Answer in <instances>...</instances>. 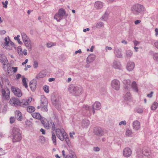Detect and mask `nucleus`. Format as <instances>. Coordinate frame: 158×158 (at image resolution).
<instances>
[{
    "instance_id": "obj_1",
    "label": "nucleus",
    "mask_w": 158,
    "mask_h": 158,
    "mask_svg": "<svg viewBox=\"0 0 158 158\" xmlns=\"http://www.w3.org/2000/svg\"><path fill=\"white\" fill-rule=\"evenodd\" d=\"M11 134L12 137V141L13 143L19 142L22 139L20 130L17 127H14L12 128Z\"/></svg>"
},
{
    "instance_id": "obj_2",
    "label": "nucleus",
    "mask_w": 158,
    "mask_h": 158,
    "mask_svg": "<svg viewBox=\"0 0 158 158\" xmlns=\"http://www.w3.org/2000/svg\"><path fill=\"white\" fill-rule=\"evenodd\" d=\"M68 90L75 96H78L82 92V89L81 87H78L73 85H70L68 88Z\"/></svg>"
},
{
    "instance_id": "obj_3",
    "label": "nucleus",
    "mask_w": 158,
    "mask_h": 158,
    "mask_svg": "<svg viewBox=\"0 0 158 158\" xmlns=\"http://www.w3.org/2000/svg\"><path fill=\"white\" fill-rule=\"evenodd\" d=\"M144 10V7L140 4L135 5L131 7L132 12L133 14L136 15L143 13Z\"/></svg>"
},
{
    "instance_id": "obj_4",
    "label": "nucleus",
    "mask_w": 158,
    "mask_h": 158,
    "mask_svg": "<svg viewBox=\"0 0 158 158\" xmlns=\"http://www.w3.org/2000/svg\"><path fill=\"white\" fill-rule=\"evenodd\" d=\"M56 133L57 137L61 141L64 140V137L66 136L67 133L63 129H57Z\"/></svg>"
},
{
    "instance_id": "obj_5",
    "label": "nucleus",
    "mask_w": 158,
    "mask_h": 158,
    "mask_svg": "<svg viewBox=\"0 0 158 158\" xmlns=\"http://www.w3.org/2000/svg\"><path fill=\"white\" fill-rule=\"evenodd\" d=\"M48 102L47 99L44 96H41L40 107L42 110L47 112L48 111L47 106Z\"/></svg>"
},
{
    "instance_id": "obj_6",
    "label": "nucleus",
    "mask_w": 158,
    "mask_h": 158,
    "mask_svg": "<svg viewBox=\"0 0 158 158\" xmlns=\"http://www.w3.org/2000/svg\"><path fill=\"white\" fill-rule=\"evenodd\" d=\"M150 154L151 152L149 149H144L142 152L138 151L137 152V158H143V155L148 156Z\"/></svg>"
},
{
    "instance_id": "obj_7",
    "label": "nucleus",
    "mask_w": 158,
    "mask_h": 158,
    "mask_svg": "<svg viewBox=\"0 0 158 158\" xmlns=\"http://www.w3.org/2000/svg\"><path fill=\"white\" fill-rule=\"evenodd\" d=\"M0 61L3 65V68L6 69L7 67L8 62L7 57L3 54H0Z\"/></svg>"
},
{
    "instance_id": "obj_8",
    "label": "nucleus",
    "mask_w": 158,
    "mask_h": 158,
    "mask_svg": "<svg viewBox=\"0 0 158 158\" xmlns=\"http://www.w3.org/2000/svg\"><path fill=\"white\" fill-rule=\"evenodd\" d=\"M31 98H30L28 99H23L20 101L19 106L24 108H27L30 105L31 102Z\"/></svg>"
},
{
    "instance_id": "obj_9",
    "label": "nucleus",
    "mask_w": 158,
    "mask_h": 158,
    "mask_svg": "<svg viewBox=\"0 0 158 158\" xmlns=\"http://www.w3.org/2000/svg\"><path fill=\"white\" fill-rule=\"evenodd\" d=\"M20 101L19 99L13 97L10 99L9 103L11 106L17 107L19 106Z\"/></svg>"
},
{
    "instance_id": "obj_10",
    "label": "nucleus",
    "mask_w": 158,
    "mask_h": 158,
    "mask_svg": "<svg viewBox=\"0 0 158 158\" xmlns=\"http://www.w3.org/2000/svg\"><path fill=\"white\" fill-rule=\"evenodd\" d=\"M11 89L12 92L16 96L19 98L22 96V93L19 89L15 87L12 86Z\"/></svg>"
},
{
    "instance_id": "obj_11",
    "label": "nucleus",
    "mask_w": 158,
    "mask_h": 158,
    "mask_svg": "<svg viewBox=\"0 0 158 158\" xmlns=\"http://www.w3.org/2000/svg\"><path fill=\"white\" fill-rule=\"evenodd\" d=\"M93 132L94 134L98 136H102L104 133L103 130L99 127H95L93 130Z\"/></svg>"
},
{
    "instance_id": "obj_12",
    "label": "nucleus",
    "mask_w": 158,
    "mask_h": 158,
    "mask_svg": "<svg viewBox=\"0 0 158 158\" xmlns=\"http://www.w3.org/2000/svg\"><path fill=\"white\" fill-rule=\"evenodd\" d=\"M111 86L112 88L116 90L119 89L120 87V82L118 80L114 79L112 81Z\"/></svg>"
},
{
    "instance_id": "obj_13",
    "label": "nucleus",
    "mask_w": 158,
    "mask_h": 158,
    "mask_svg": "<svg viewBox=\"0 0 158 158\" xmlns=\"http://www.w3.org/2000/svg\"><path fill=\"white\" fill-rule=\"evenodd\" d=\"M40 121L45 128L47 130L49 129L50 128L49 124L50 122L49 120L48 121L46 118H43L41 119Z\"/></svg>"
},
{
    "instance_id": "obj_14",
    "label": "nucleus",
    "mask_w": 158,
    "mask_h": 158,
    "mask_svg": "<svg viewBox=\"0 0 158 158\" xmlns=\"http://www.w3.org/2000/svg\"><path fill=\"white\" fill-rule=\"evenodd\" d=\"M2 97L4 99H8L10 98V92L8 89L5 90L4 89H2Z\"/></svg>"
},
{
    "instance_id": "obj_15",
    "label": "nucleus",
    "mask_w": 158,
    "mask_h": 158,
    "mask_svg": "<svg viewBox=\"0 0 158 158\" xmlns=\"http://www.w3.org/2000/svg\"><path fill=\"white\" fill-rule=\"evenodd\" d=\"M132 153L131 149L128 147L125 148L123 150V154L124 156L128 157L131 156Z\"/></svg>"
},
{
    "instance_id": "obj_16",
    "label": "nucleus",
    "mask_w": 158,
    "mask_h": 158,
    "mask_svg": "<svg viewBox=\"0 0 158 158\" xmlns=\"http://www.w3.org/2000/svg\"><path fill=\"white\" fill-rule=\"evenodd\" d=\"M114 53L115 56L118 58H121L122 57L121 49L117 47L114 48Z\"/></svg>"
},
{
    "instance_id": "obj_17",
    "label": "nucleus",
    "mask_w": 158,
    "mask_h": 158,
    "mask_svg": "<svg viewBox=\"0 0 158 158\" xmlns=\"http://www.w3.org/2000/svg\"><path fill=\"white\" fill-rule=\"evenodd\" d=\"M123 84L125 85V90L129 91L131 89V81L129 79L124 80L123 81Z\"/></svg>"
},
{
    "instance_id": "obj_18",
    "label": "nucleus",
    "mask_w": 158,
    "mask_h": 158,
    "mask_svg": "<svg viewBox=\"0 0 158 158\" xmlns=\"http://www.w3.org/2000/svg\"><path fill=\"white\" fill-rule=\"evenodd\" d=\"M135 64L133 62L129 61L127 64V69L129 71H132L134 68Z\"/></svg>"
},
{
    "instance_id": "obj_19",
    "label": "nucleus",
    "mask_w": 158,
    "mask_h": 158,
    "mask_svg": "<svg viewBox=\"0 0 158 158\" xmlns=\"http://www.w3.org/2000/svg\"><path fill=\"white\" fill-rule=\"evenodd\" d=\"M134 129L135 131L139 130L140 128V123L138 120H135L132 123Z\"/></svg>"
},
{
    "instance_id": "obj_20",
    "label": "nucleus",
    "mask_w": 158,
    "mask_h": 158,
    "mask_svg": "<svg viewBox=\"0 0 158 158\" xmlns=\"http://www.w3.org/2000/svg\"><path fill=\"white\" fill-rule=\"evenodd\" d=\"M29 51H31L32 48V46L30 40L23 42Z\"/></svg>"
},
{
    "instance_id": "obj_21",
    "label": "nucleus",
    "mask_w": 158,
    "mask_h": 158,
    "mask_svg": "<svg viewBox=\"0 0 158 158\" xmlns=\"http://www.w3.org/2000/svg\"><path fill=\"white\" fill-rule=\"evenodd\" d=\"M15 118L19 121H21L23 119V116L22 113L19 110H16L15 112Z\"/></svg>"
},
{
    "instance_id": "obj_22",
    "label": "nucleus",
    "mask_w": 158,
    "mask_h": 158,
    "mask_svg": "<svg viewBox=\"0 0 158 158\" xmlns=\"http://www.w3.org/2000/svg\"><path fill=\"white\" fill-rule=\"evenodd\" d=\"M113 66L115 69H121V65L120 62L116 60H114L113 62Z\"/></svg>"
},
{
    "instance_id": "obj_23",
    "label": "nucleus",
    "mask_w": 158,
    "mask_h": 158,
    "mask_svg": "<svg viewBox=\"0 0 158 158\" xmlns=\"http://www.w3.org/2000/svg\"><path fill=\"white\" fill-rule=\"evenodd\" d=\"M36 82L35 81H31L29 83L30 87L33 91H34L36 88Z\"/></svg>"
},
{
    "instance_id": "obj_24",
    "label": "nucleus",
    "mask_w": 158,
    "mask_h": 158,
    "mask_svg": "<svg viewBox=\"0 0 158 158\" xmlns=\"http://www.w3.org/2000/svg\"><path fill=\"white\" fill-rule=\"evenodd\" d=\"M92 108H95L96 110H98L101 107V103L98 102H96L92 106Z\"/></svg>"
},
{
    "instance_id": "obj_25",
    "label": "nucleus",
    "mask_w": 158,
    "mask_h": 158,
    "mask_svg": "<svg viewBox=\"0 0 158 158\" xmlns=\"http://www.w3.org/2000/svg\"><path fill=\"white\" fill-rule=\"evenodd\" d=\"M90 123L89 120L84 119L81 123V126L83 128L87 127L89 125Z\"/></svg>"
},
{
    "instance_id": "obj_26",
    "label": "nucleus",
    "mask_w": 158,
    "mask_h": 158,
    "mask_svg": "<svg viewBox=\"0 0 158 158\" xmlns=\"http://www.w3.org/2000/svg\"><path fill=\"white\" fill-rule=\"evenodd\" d=\"M95 56L93 54L89 55L87 58V62L88 63H89L94 60Z\"/></svg>"
},
{
    "instance_id": "obj_27",
    "label": "nucleus",
    "mask_w": 158,
    "mask_h": 158,
    "mask_svg": "<svg viewBox=\"0 0 158 158\" xmlns=\"http://www.w3.org/2000/svg\"><path fill=\"white\" fill-rule=\"evenodd\" d=\"M46 75V73L45 71L44 70L42 71L37 75L36 76V79H38L39 78H43Z\"/></svg>"
},
{
    "instance_id": "obj_28",
    "label": "nucleus",
    "mask_w": 158,
    "mask_h": 158,
    "mask_svg": "<svg viewBox=\"0 0 158 158\" xmlns=\"http://www.w3.org/2000/svg\"><path fill=\"white\" fill-rule=\"evenodd\" d=\"M5 42L4 43V45L6 48L8 50H10L12 49V47H10L9 46V42L8 41V39L6 37L4 39Z\"/></svg>"
},
{
    "instance_id": "obj_29",
    "label": "nucleus",
    "mask_w": 158,
    "mask_h": 158,
    "mask_svg": "<svg viewBox=\"0 0 158 158\" xmlns=\"http://www.w3.org/2000/svg\"><path fill=\"white\" fill-rule=\"evenodd\" d=\"M95 7L97 9H100L103 6L102 3L100 1H97L95 3Z\"/></svg>"
},
{
    "instance_id": "obj_30",
    "label": "nucleus",
    "mask_w": 158,
    "mask_h": 158,
    "mask_svg": "<svg viewBox=\"0 0 158 158\" xmlns=\"http://www.w3.org/2000/svg\"><path fill=\"white\" fill-rule=\"evenodd\" d=\"M131 88L133 90L136 92L138 91V89L137 84L135 81H133L131 84Z\"/></svg>"
},
{
    "instance_id": "obj_31",
    "label": "nucleus",
    "mask_w": 158,
    "mask_h": 158,
    "mask_svg": "<svg viewBox=\"0 0 158 158\" xmlns=\"http://www.w3.org/2000/svg\"><path fill=\"white\" fill-rule=\"evenodd\" d=\"M32 116L34 118L40 119V120L42 118H43L41 116L39 113L37 112L33 113L32 114Z\"/></svg>"
},
{
    "instance_id": "obj_32",
    "label": "nucleus",
    "mask_w": 158,
    "mask_h": 158,
    "mask_svg": "<svg viewBox=\"0 0 158 158\" xmlns=\"http://www.w3.org/2000/svg\"><path fill=\"white\" fill-rule=\"evenodd\" d=\"M91 110V107L90 106L86 105H83L82 108V112L84 113H85V110L90 111Z\"/></svg>"
},
{
    "instance_id": "obj_33",
    "label": "nucleus",
    "mask_w": 158,
    "mask_h": 158,
    "mask_svg": "<svg viewBox=\"0 0 158 158\" xmlns=\"http://www.w3.org/2000/svg\"><path fill=\"white\" fill-rule=\"evenodd\" d=\"M27 108V111L29 113L33 112L35 110V108L32 106H29V105Z\"/></svg>"
},
{
    "instance_id": "obj_34",
    "label": "nucleus",
    "mask_w": 158,
    "mask_h": 158,
    "mask_svg": "<svg viewBox=\"0 0 158 158\" xmlns=\"http://www.w3.org/2000/svg\"><path fill=\"white\" fill-rule=\"evenodd\" d=\"M62 17L60 16V14L58 12L56 13L54 16V19H56L57 22H60Z\"/></svg>"
},
{
    "instance_id": "obj_35",
    "label": "nucleus",
    "mask_w": 158,
    "mask_h": 158,
    "mask_svg": "<svg viewBox=\"0 0 158 158\" xmlns=\"http://www.w3.org/2000/svg\"><path fill=\"white\" fill-rule=\"evenodd\" d=\"M21 35L23 42L25 41V40L27 41L28 40H30L25 33H22Z\"/></svg>"
},
{
    "instance_id": "obj_36",
    "label": "nucleus",
    "mask_w": 158,
    "mask_h": 158,
    "mask_svg": "<svg viewBox=\"0 0 158 158\" xmlns=\"http://www.w3.org/2000/svg\"><path fill=\"white\" fill-rule=\"evenodd\" d=\"M53 103L56 108L58 109H60L61 108L60 104L59 102H57V100H55Z\"/></svg>"
},
{
    "instance_id": "obj_37",
    "label": "nucleus",
    "mask_w": 158,
    "mask_h": 158,
    "mask_svg": "<svg viewBox=\"0 0 158 158\" xmlns=\"http://www.w3.org/2000/svg\"><path fill=\"white\" fill-rule=\"evenodd\" d=\"M158 106V104L157 102H154L152 104L151 108V110H156Z\"/></svg>"
},
{
    "instance_id": "obj_38",
    "label": "nucleus",
    "mask_w": 158,
    "mask_h": 158,
    "mask_svg": "<svg viewBox=\"0 0 158 158\" xmlns=\"http://www.w3.org/2000/svg\"><path fill=\"white\" fill-rule=\"evenodd\" d=\"M52 141L53 143L55 145H56V136L55 135V133L53 132H52Z\"/></svg>"
},
{
    "instance_id": "obj_39",
    "label": "nucleus",
    "mask_w": 158,
    "mask_h": 158,
    "mask_svg": "<svg viewBox=\"0 0 158 158\" xmlns=\"http://www.w3.org/2000/svg\"><path fill=\"white\" fill-rule=\"evenodd\" d=\"M124 99L125 100H129L131 99V95L130 93L127 92L124 97Z\"/></svg>"
},
{
    "instance_id": "obj_40",
    "label": "nucleus",
    "mask_w": 158,
    "mask_h": 158,
    "mask_svg": "<svg viewBox=\"0 0 158 158\" xmlns=\"http://www.w3.org/2000/svg\"><path fill=\"white\" fill-rule=\"evenodd\" d=\"M64 139H65L66 143L70 147V146H71L70 142V141L68 136L67 134H66V136L64 137Z\"/></svg>"
},
{
    "instance_id": "obj_41",
    "label": "nucleus",
    "mask_w": 158,
    "mask_h": 158,
    "mask_svg": "<svg viewBox=\"0 0 158 158\" xmlns=\"http://www.w3.org/2000/svg\"><path fill=\"white\" fill-rule=\"evenodd\" d=\"M58 12L60 14V16L63 17L65 14V12L64 9H60Z\"/></svg>"
},
{
    "instance_id": "obj_42",
    "label": "nucleus",
    "mask_w": 158,
    "mask_h": 158,
    "mask_svg": "<svg viewBox=\"0 0 158 158\" xmlns=\"http://www.w3.org/2000/svg\"><path fill=\"white\" fill-rule=\"evenodd\" d=\"M104 25L103 23L102 22H99L97 23L95 27L98 28L102 27Z\"/></svg>"
},
{
    "instance_id": "obj_43",
    "label": "nucleus",
    "mask_w": 158,
    "mask_h": 158,
    "mask_svg": "<svg viewBox=\"0 0 158 158\" xmlns=\"http://www.w3.org/2000/svg\"><path fill=\"white\" fill-rule=\"evenodd\" d=\"M126 56L128 57H130L133 54L131 50H128L126 52Z\"/></svg>"
},
{
    "instance_id": "obj_44",
    "label": "nucleus",
    "mask_w": 158,
    "mask_h": 158,
    "mask_svg": "<svg viewBox=\"0 0 158 158\" xmlns=\"http://www.w3.org/2000/svg\"><path fill=\"white\" fill-rule=\"evenodd\" d=\"M17 51L19 55H23V52L21 46H19L17 47Z\"/></svg>"
},
{
    "instance_id": "obj_45",
    "label": "nucleus",
    "mask_w": 158,
    "mask_h": 158,
    "mask_svg": "<svg viewBox=\"0 0 158 158\" xmlns=\"http://www.w3.org/2000/svg\"><path fill=\"white\" fill-rule=\"evenodd\" d=\"M153 59L158 62V53H155L153 54Z\"/></svg>"
},
{
    "instance_id": "obj_46",
    "label": "nucleus",
    "mask_w": 158,
    "mask_h": 158,
    "mask_svg": "<svg viewBox=\"0 0 158 158\" xmlns=\"http://www.w3.org/2000/svg\"><path fill=\"white\" fill-rule=\"evenodd\" d=\"M22 82L23 83V85L26 88H27L28 87V85L27 84L26 82V78L25 77H23V78L22 79Z\"/></svg>"
},
{
    "instance_id": "obj_47",
    "label": "nucleus",
    "mask_w": 158,
    "mask_h": 158,
    "mask_svg": "<svg viewBox=\"0 0 158 158\" xmlns=\"http://www.w3.org/2000/svg\"><path fill=\"white\" fill-rule=\"evenodd\" d=\"M132 134L131 130L129 129L127 130L126 132V135L128 136H131Z\"/></svg>"
},
{
    "instance_id": "obj_48",
    "label": "nucleus",
    "mask_w": 158,
    "mask_h": 158,
    "mask_svg": "<svg viewBox=\"0 0 158 158\" xmlns=\"http://www.w3.org/2000/svg\"><path fill=\"white\" fill-rule=\"evenodd\" d=\"M50 123L51 125V128L52 130L53 131H54L55 130L56 131V127L55 126V125L54 123H52L51 121L50 122Z\"/></svg>"
},
{
    "instance_id": "obj_49",
    "label": "nucleus",
    "mask_w": 158,
    "mask_h": 158,
    "mask_svg": "<svg viewBox=\"0 0 158 158\" xmlns=\"http://www.w3.org/2000/svg\"><path fill=\"white\" fill-rule=\"evenodd\" d=\"M65 158H76V157L75 156V154L73 153L71 155H67L66 156Z\"/></svg>"
},
{
    "instance_id": "obj_50",
    "label": "nucleus",
    "mask_w": 158,
    "mask_h": 158,
    "mask_svg": "<svg viewBox=\"0 0 158 158\" xmlns=\"http://www.w3.org/2000/svg\"><path fill=\"white\" fill-rule=\"evenodd\" d=\"M43 89L46 93H48L49 92V87L48 86L46 85L44 86Z\"/></svg>"
},
{
    "instance_id": "obj_51",
    "label": "nucleus",
    "mask_w": 158,
    "mask_h": 158,
    "mask_svg": "<svg viewBox=\"0 0 158 158\" xmlns=\"http://www.w3.org/2000/svg\"><path fill=\"white\" fill-rule=\"evenodd\" d=\"M136 112L139 114L142 113L143 111V110L142 108H138L136 110Z\"/></svg>"
},
{
    "instance_id": "obj_52",
    "label": "nucleus",
    "mask_w": 158,
    "mask_h": 158,
    "mask_svg": "<svg viewBox=\"0 0 158 158\" xmlns=\"http://www.w3.org/2000/svg\"><path fill=\"white\" fill-rule=\"evenodd\" d=\"M55 44H56L54 43H48L47 44V46L48 48H50L51 47L55 45Z\"/></svg>"
},
{
    "instance_id": "obj_53",
    "label": "nucleus",
    "mask_w": 158,
    "mask_h": 158,
    "mask_svg": "<svg viewBox=\"0 0 158 158\" xmlns=\"http://www.w3.org/2000/svg\"><path fill=\"white\" fill-rule=\"evenodd\" d=\"M107 15L106 13H105L102 17V19L104 21L106 20L107 19Z\"/></svg>"
},
{
    "instance_id": "obj_54",
    "label": "nucleus",
    "mask_w": 158,
    "mask_h": 158,
    "mask_svg": "<svg viewBox=\"0 0 158 158\" xmlns=\"http://www.w3.org/2000/svg\"><path fill=\"white\" fill-rule=\"evenodd\" d=\"M38 65V64L37 61H34L33 64V66L35 69L37 68Z\"/></svg>"
},
{
    "instance_id": "obj_55",
    "label": "nucleus",
    "mask_w": 158,
    "mask_h": 158,
    "mask_svg": "<svg viewBox=\"0 0 158 158\" xmlns=\"http://www.w3.org/2000/svg\"><path fill=\"white\" fill-rule=\"evenodd\" d=\"M2 4L3 5V7L5 8H6L7 7V4H8L7 1L6 0L5 2H2Z\"/></svg>"
},
{
    "instance_id": "obj_56",
    "label": "nucleus",
    "mask_w": 158,
    "mask_h": 158,
    "mask_svg": "<svg viewBox=\"0 0 158 158\" xmlns=\"http://www.w3.org/2000/svg\"><path fill=\"white\" fill-rule=\"evenodd\" d=\"M15 118L14 117H10V123L11 124L13 123L15 120Z\"/></svg>"
},
{
    "instance_id": "obj_57",
    "label": "nucleus",
    "mask_w": 158,
    "mask_h": 158,
    "mask_svg": "<svg viewBox=\"0 0 158 158\" xmlns=\"http://www.w3.org/2000/svg\"><path fill=\"white\" fill-rule=\"evenodd\" d=\"M126 121L125 120H124L120 122L119 123V125L121 126L122 125H125L126 124Z\"/></svg>"
},
{
    "instance_id": "obj_58",
    "label": "nucleus",
    "mask_w": 158,
    "mask_h": 158,
    "mask_svg": "<svg viewBox=\"0 0 158 158\" xmlns=\"http://www.w3.org/2000/svg\"><path fill=\"white\" fill-rule=\"evenodd\" d=\"M39 139L42 142H44L45 141V138L43 136H40L39 137Z\"/></svg>"
},
{
    "instance_id": "obj_59",
    "label": "nucleus",
    "mask_w": 158,
    "mask_h": 158,
    "mask_svg": "<svg viewBox=\"0 0 158 158\" xmlns=\"http://www.w3.org/2000/svg\"><path fill=\"white\" fill-rule=\"evenodd\" d=\"M93 150L95 152H98L100 150V148L98 147H94L93 148Z\"/></svg>"
},
{
    "instance_id": "obj_60",
    "label": "nucleus",
    "mask_w": 158,
    "mask_h": 158,
    "mask_svg": "<svg viewBox=\"0 0 158 158\" xmlns=\"http://www.w3.org/2000/svg\"><path fill=\"white\" fill-rule=\"evenodd\" d=\"M75 133L74 132H72L69 133V135L70 137L72 139H73L74 137L73 136V135H75Z\"/></svg>"
},
{
    "instance_id": "obj_61",
    "label": "nucleus",
    "mask_w": 158,
    "mask_h": 158,
    "mask_svg": "<svg viewBox=\"0 0 158 158\" xmlns=\"http://www.w3.org/2000/svg\"><path fill=\"white\" fill-rule=\"evenodd\" d=\"M134 45L135 46L138 45L139 43V42L137 40H135L133 41Z\"/></svg>"
},
{
    "instance_id": "obj_62",
    "label": "nucleus",
    "mask_w": 158,
    "mask_h": 158,
    "mask_svg": "<svg viewBox=\"0 0 158 158\" xmlns=\"http://www.w3.org/2000/svg\"><path fill=\"white\" fill-rule=\"evenodd\" d=\"M14 45V43L11 41H10L9 42V46L10 47H12Z\"/></svg>"
},
{
    "instance_id": "obj_63",
    "label": "nucleus",
    "mask_w": 158,
    "mask_h": 158,
    "mask_svg": "<svg viewBox=\"0 0 158 158\" xmlns=\"http://www.w3.org/2000/svg\"><path fill=\"white\" fill-rule=\"evenodd\" d=\"M12 69H13V71L14 73H15L17 71V67H13Z\"/></svg>"
},
{
    "instance_id": "obj_64",
    "label": "nucleus",
    "mask_w": 158,
    "mask_h": 158,
    "mask_svg": "<svg viewBox=\"0 0 158 158\" xmlns=\"http://www.w3.org/2000/svg\"><path fill=\"white\" fill-rule=\"evenodd\" d=\"M155 35L156 36H157L158 35V29L156 28L155 29Z\"/></svg>"
}]
</instances>
